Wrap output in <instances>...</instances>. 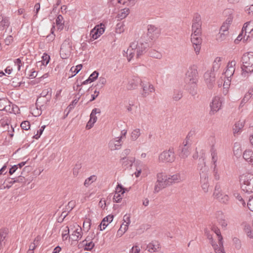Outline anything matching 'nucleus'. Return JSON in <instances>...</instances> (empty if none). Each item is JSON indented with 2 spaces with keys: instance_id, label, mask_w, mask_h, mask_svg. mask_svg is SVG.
<instances>
[{
  "instance_id": "f257e3e1",
  "label": "nucleus",
  "mask_w": 253,
  "mask_h": 253,
  "mask_svg": "<svg viewBox=\"0 0 253 253\" xmlns=\"http://www.w3.org/2000/svg\"><path fill=\"white\" fill-rule=\"evenodd\" d=\"M185 81L187 88L189 93L192 95L197 94V84L198 81V73L197 67L195 65L191 66L186 73Z\"/></svg>"
},
{
  "instance_id": "f03ea898",
  "label": "nucleus",
  "mask_w": 253,
  "mask_h": 253,
  "mask_svg": "<svg viewBox=\"0 0 253 253\" xmlns=\"http://www.w3.org/2000/svg\"><path fill=\"white\" fill-rule=\"evenodd\" d=\"M241 62L242 76L246 77L249 73L253 72V52L244 53L242 57Z\"/></svg>"
},
{
  "instance_id": "7ed1b4c3",
  "label": "nucleus",
  "mask_w": 253,
  "mask_h": 253,
  "mask_svg": "<svg viewBox=\"0 0 253 253\" xmlns=\"http://www.w3.org/2000/svg\"><path fill=\"white\" fill-rule=\"evenodd\" d=\"M240 181L242 189L246 193L253 192V174L246 173L240 176Z\"/></svg>"
},
{
  "instance_id": "20e7f679",
  "label": "nucleus",
  "mask_w": 253,
  "mask_h": 253,
  "mask_svg": "<svg viewBox=\"0 0 253 253\" xmlns=\"http://www.w3.org/2000/svg\"><path fill=\"white\" fill-rule=\"evenodd\" d=\"M175 160V155L173 149L169 148L161 152L158 157V161L160 163H172Z\"/></svg>"
},
{
  "instance_id": "39448f33",
  "label": "nucleus",
  "mask_w": 253,
  "mask_h": 253,
  "mask_svg": "<svg viewBox=\"0 0 253 253\" xmlns=\"http://www.w3.org/2000/svg\"><path fill=\"white\" fill-rule=\"evenodd\" d=\"M157 181L154 187V192L158 193L162 189L169 185L168 176L163 173H159L157 175Z\"/></svg>"
},
{
  "instance_id": "423d86ee",
  "label": "nucleus",
  "mask_w": 253,
  "mask_h": 253,
  "mask_svg": "<svg viewBox=\"0 0 253 253\" xmlns=\"http://www.w3.org/2000/svg\"><path fill=\"white\" fill-rule=\"evenodd\" d=\"M199 163L198 168L199 169V174L200 175V183L209 182V174L208 173V168L206 166L204 159L200 158L199 159Z\"/></svg>"
},
{
  "instance_id": "0eeeda50",
  "label": "nucleus",
  "mask_w": 253,
  "mask_h": 253,
  "mask_svg": "<svg viewBox=\"0 0 253 253\" xmlns=\"http://www.w3.org/2000/svg\"><path fill=\"white\" fill-rule=\"evenodd\" d=\"M72 50V43L69 40H66L62 44L60 50V55L62 59H67L71 55Z\"/></svg>"
},
{
  "instance_id": "6e6552de",
  "label": "nucleus",
  "mask_w": 253,
  "mask_h": 253,
  "mask_svg": "<svg viewBox=\"0 0 253 253\" xmlns=\"http://www.w3.org/2000/svg\"><path fill=\"white\" fill-rule=\"evenodd\" d=\"M191 146V141L189 139V137L187 136L183 140L182 144L179 146L181 150L180 156L182 158L185 159L190 154Z\"/></svg>"
},
{
  "instance_id": "1a4fd4ad",
  "label": "nucleus",
  "mask_w": 253,
  "mask_h": 253,
  "mask_svg": "<svg viewBox=\"0 0 253 253\" xmlns=\"http://www.w3.org/2000/svg\"><path fill=\"white\" fill-rule=\"evenodd\" d=\"M52 96V89L51 88H48L44 89L41 92L40 96L37 99L36 103V106L38 108H41L42 105L41 102L43 101V99L46 98L45 101L46 102H49Z\"/></svg>"
},
{
  "instance_id": "9d476101",
  "label": "nucleus",
  "mask_w": 253,
  "mask_h": 253,
  "mask_svg": "<svg viewBox=\"0 0 253 253\" xmlns=\"http://www.w3.org/2000/svg\"><path fill=\"white\" fill-rule=\"evenodd\" d=\"M242 34H244V40L247 41L253 36V23L252 22L246 23L242 30Z\"/></svg>"
},
{
  "instance_id": "9b49d317",
  "label": "nucleus",
  "mask_w": 253,
  "mask_h": 253,
  "mask_svg": "<svg viewBox=\"0 0 253 253\" xmlns=\"http://www.w3.org/2000/svg\"><path fill=\"white\" fill-rule=\"evenodd\" d=\"M201 35L197 34L196 33H192L191 35V40L196 54H199L201 49V44L202 41L200 37Z\"/></svg>"
},
{
  "instance_id": "f8f14e48",
  "label": "nucleus",
  "mask_w": 253,
  "mask_h": 253,
  "mask_svg": "<svg viewBox=\"0 0 253 253\" xmlns=\"http://www.w3.org/2000/svg\"><path fill=\"white\" fill-rule=\"evenodd\" d=\"M222 101L221 98L218 96L214 97L210 104L211 111L210 114L213 115L219 110L221 107Z\"/></svg>"
},
{
  "instance_id": "ddd939ff",
  "label": "nucleus",
  "mask_w": 253,
  "mask_h": 253,
  "mask_svg": "<svg viewBox=\"0 0 253 253\" xmlns=\"http://www.w3.org/2000/svg\"><path fill=\"white\" fill-rule=\"evenodd\" d=\"M147 30V36L151 40H156L160 34V30L154 25H148Z\"/></svg>"
},
{
  "instance_id": "4468645a",
  "label": "nucleus",
  "mask_w": 253,
  "mask_h": 253,
  "mask_svg": "<svg viewBox=\"0 0 253 253\" xmlns=\"http://www.w3.org/2000/svg\"><path fill=\"white\" fill-rule=\"evenodd\" d=\"M204 79L209 88H211L215 82V74L212 70L208 71L204 74Z\"/></svg>"
},
{
  "instance_id": "2eb2a0df",
  "label": "nucleus",
  "mask_w": 253,
  "mask_h": 253,
  "mask_svg": "<svg viewBox=\"0 0 253 253\" xmlns=\"http://www.w3.org/2000/svg\"><path fill=\"white\" fill-rule=\"evenodd\" d=\"M102 26H104L102 24L97 25L91 30L90 32V36L91 38L93 40H96L103 33L104 29L103 27H102Z\"/></svg>"
},
{
  "instance_id": "dca6fc26",
  "label": "nucleus",
  "mask_w": 253,
  "mask_h": 253,
  "mask_svg": "<svg viewBox=\"0 0 253 253\" xmlns=\"http://www.w3.org/2000/svg\"><path fill=\"white\" fill-rule=\"evenodd\" d=\"M137 43L135 42H131L130 44L129 48L127 49L126 51H124L123 55L127 58L128 61H130L131 58L135 54V48L137 47Z\"/></svg>"
},
{
  "instance_id": "f3484780",
  "label": "nucleus",
  "mask_w": 253,
  "mask_h": 253,
  "mask_svg": "<svg viewBox=\"0 0 253 253\" xmlns=\"http://www.w3.org/2000/svg\"><path fill=\"white\" fill-rule=\"evenodd\" d=\"M236 62L235 60H232L228 63L226 66V70L224 74L225 77L228 79L232 76L235 72V66Z\"/></svg>"
},
{
  "instance_id": "a211bd4d",
  "label": "nucleus",
  "mask_w": 253,
  "mask_h": 253,
  "mask_svg": "<svg viewBox=\"0 0 253 253\" xmlns=\"http://www.w3.org/2000/svg\"><path fill=\"white\" fill-rule=\"evenodd\" d=\"M136 43H137V47L135 48L136 50V56L137 58H139L140 56H141L143 52L145 51L146 48L149 46L146 42H135Z\"/></svg>"
},
{
  "instance_id": "6ab92c4d",
  "label": "nucleus",
  "mask_w": 253,
  "mask_h": 253,
  "mask_svg": "<svg viewBox=\"0 0 253 253\" xmlns=\"http://www.w3.org/2000/svg\"><path fill=\"white\" fill-rule=\"evenodd\" d=\"M143 82L138 77H134L128 83V88L133 89L137 87L139 84L141 85Z\"/></svg>"
},
{
  "instance_id": "aec40b11",
  "label": "nucleus",
  "mask_w": 253,
  "mask_h": 253,
  "mask_svg": "<svg viewBox=\"0 0 253 253\" xmlns=\"http://www.w3.org/2000/svg\"><path fill=\"white\" fill-rule=\"evenodd\" d=\"M141 86L143 89L142 95L143 97H146L150 94V93L153 92L155 91L153 85L149 83L147 84L143 83V84H141Z\"/></svg>"
},
{
  "instance_id": "412c9836",
  "label": "nucleus",
  "mask_w": 253,
  "mask_h": 253,
  "mask_svg": "<svg viewBox=\"0 0 253 253\" xmlns=\"http://www.w3.org/2000/svg\"><path fill=\"white\" fill-rule=\"evenodd\" d=\"M168 182L169 183V185L175 183H179L183 180V178L181 177L179 173H175L172 175H169L168 177Z\"/></svg>"
},
{
  "instance_id": "4be33fe9",
  "label": "nucleus",
  "mask_w": 253,
  "mask_h": 253,
  "mask_svg": "<svg viewBox=\"0 0 253 253\" xmlns=\"http://www.w3.org/2000/svg\"><path fill=\"white\" fill-rule=\"evenodd\" d=\"M216 218L217 219L218 223L222 227L225 228L226 227L227 225V222L225 219V216L221 211H218L216 212Z\"/></svg>"
},
{
  "instance_id": "5701e85b",
  "label": "nucleus",
  "mask_w": 253,
  "mask_h": 253,
  "mask_svg": "<svg viewBox=\"0 0 253 253\" xmlns=\"http://www.w3.org/2000/svg\"><path fill=\"white\" fill-rule=\"evenodd\" d=\"M121 139L116 140V139L111 140L109 143V147L111 150H118L121 148Z\"/></svg>"
},
{
  "instance_id": "b1692460",
  "label": "nucleus",
  "mask_w": 253,
  "mask_h": 253,
  "mask_svg": "<svg viewBox=\"0 0 253 253\" xmlns=\"http://www.w3.org/2000/svg\"><path fill=\"white\" fill-rule=\"evenodd\" d=\"M243 157L247 162L253 165V151L251 149L246 150L243 154Z\"/></svg>"
},
{
  "instance_id": "393cba45",
  "label": "nucleus",
  "mask_w": 253,
  "mask_h": 253,
  "mask_svg": "<svg viewBox=\"0 0 253 253\" xmlns=\"http://www.w3.org/2000/svg\"><path fill=\"white\" fill-rule=\"evenodd\" d=\"M160 248V245L158 242H152L147 245L146 250L149 252L154 253L158 251V249Z\"/></svg>"
},
{
  "instance_id": "a878e982",
  "label": "nucleus",
  "mask_w": 253,
  "mask_h": 253,
  "mask_svg": "<svg viewBox=\"0 0 253 253\" xmlns=\"http://www.w3.org/2000/svg\"><path fill=\"white\" fill-rule=\"evenodd\" d=\"M113 215H109L105 217H104L102 220L99 226L100 228V230H103L105 229V228L107 226L108 223H106L107 222L111 223L113 219Z\"/></svg>"
},
{
  "instance_id": "bb28decb",
  "label": "nucleus",
  "mask_w": 253,
  "mask_h": 253,
  "mask_svg": "<svg viewBox=\"0 0 253 253\" xmlns=\"http://www.w3.org/2000/svg\"><path fill=\"white\" fill-rule=\"evenodd\" d=\"M82 228L79 227L76 229L71 235V238L73 241H78L82 237Z\"/></svg>"
},
{
  "instance_id": "cd10ccee",
  "label": "nucleus",
  "mask_w": 253,
  "mask_h": 253,
  "mask_svg": "<svg viewBox=\"0 0 253 253\" xmlns=\"http://www.w3.org/2000/svg\"><path fill=\"white\" fill-rule=\"evenodd\" d=\"M221 58L219 57H217L212 65V67L211 70L212 71V72L214 73L215 71H217L218 70V69L220 68V65H221Z\"/></svg>"
},
{
  "instance_id": "c85d7f7f",
  "label": "nucleus",
  "mask_w": 253,
  "mask_h": 253,
  "mask_svg": "<svg viewBox=\"0 0 253 253\" xmlns=\"http://www.w3.org/2000/svg\"><path fill=\"white\" fill-rule=\"evenodd\" d=\"M201 25H202V23H192V33H196L197 34H201V33H202Z\"/></svg>"
},
{
  "instance_id": "c756f323",
  "label": "nucleus",
  "mask_w": 253,
  "mask_h": 253,
  "mask_svg": "<svg viewBox=\"0 0 253 253\" xmlns=\"http://www.w3.org/2000/svg\"><path fill=\"white\" fill-rule=\"evenodd\" d=\"M232 245L234 249L238 251L241 249L242 246L241 240L235 237L232 238Z\"/></svg>"
},
{
  "instance_id": "7c9ffc66",
  "label": "nucleus",
  "mask_w": 253,
  "mask_h": 253,
  "mask_svg": "<svg viewBox=\"0 0 253 253\" xmlns=\"http://www.w3.org/2000/svg\"><path fill=\"white\" fill-rule=\"evenodd\" d=\"M212 231H213L218 237V244L220 246H222V240L223 238L221 235L220 230L216 226H213L211 228Z\"/></svg>"
},
{
  "instance_id": "2f4dec72",
  "label": "nucleus",
  "mask_w": 253,
  "mask_h": 253,
  "mask_svg": "<svg viewBox=\"0 0 253 253\" xmlns=\"http://www.w3.org/2000/svg\"><path fill=\"white\" fill-rule=\"evenodd\" d=\"M244 121H239L235 124L233 128L234 133H238L244 126Z\"/></svg>"
},
{
  "instance_id": "473e14b6",
  "label": "nucleus",
  "mask_w": 253,
  "mask_h": 253,
  "mask_svg": "<svg viewBox=\"0 0 253 253\" xmlns=\"http://www.w3.org/2000/svg\"><path fill=\"white\" fill-rule=\"evenodd\" d=\"M140 129L136 128L131 132L130 138L132 141H135L140 136Z\"/></svg>"
},
{
  "instance_id": "72a5a7b5",
  "label": "nucleus",
  "mask_w": 253,
  "mask_h": 253,
  "mask_svg": "<svg viewBox=\"0 0 253 253\" xmlns=\"http://www.w3.org/2000/svg\"><path fill=\"white\" fill-rule=\"evenodd\" d=\"M128 229V226L127 224H125L123 223L121 225L120 228L117 231V236L121 237Z\"/></svg>"
},
{
  "instance_id": "f704fd0d",
  "label": "nucleus",
  "mask_w": 253,
  "mask_h": 253,
  "mask_svg": "<svg viewBox=\"0 0 253 253\" xmlns=\"http://www.w3.org/2000/svg\"><path fill=\"white\" fill-rule=\"evenodd\" d=\"M135 159L133 157L126 158L125 161H121L123 165L126 166V168L131 167L134 162Z\"/></svg>"
},
{
  "instance_id": "c9c22d12",
  "label": "nucleus",
  "mask_w": 253,
  "mask_h": 253,
  "mask_svg": "<svg viewBox=\"0 0 253 253\" xmlns=\"http://www.w3.org/2000/svg\"><path fill=\"white\" fill-rule=\"evenodd\" d=\"M129 13L128 8H124L121 10V11L118 14V17L120 19L122 20L126 17Z\"/></svg>"
},
{
  "instance_id": "e433bc0d",
  "label": "nucleus",
  "mask_w": 253,
  "mask_h": 253,
  "mask_svg": "<svg viewBox=\"0 0 253 253\" xmlns=\"http://www.w3.org/2000/svg\"><path fill=\"white\" fill-rule=\"evenodd\" d=\"M228 35V32L225 33V32H221L220 31L219 33L216 36V40L218 42H221L224 41V40H225V39Z\"/></svg>"
},
{
  "instance_id": "4c0bfd02",
  "label": "nucleus",
  "mask_w": 253,
  "mask_h": 253,
  "mask_svg": "<svg viewBox=\"0 0 253 253\" xmlns=\"http://www.w3.org/2000/svg\"><path fill=\"white\" fill-rule=\"evenodd\" d=\"M149 55L151 57L156 59H160L162 57L161 53L154 49L150 50L149 51Z\"/></svg>"
},
{
  "instance_id": "58836bf2",
  "label": "nucleus",
  "mask_w": 253,
  "mask_h": 253,
  "mask_svg": "<svg viewBox=\"0 0 253 253\" xmlns=\"http://www.w3.org/2000/svg\"><path fill=\"white\" fill-rule=\"evenodd\" d=\"M83 66L82 64H79L76 66L75 67H72L70 69V71L74 73V74H72L71 77H73L76 75L82 69Z\"/></svg>"
},
{
  "instance_id": "ea45409f",
  "label": "nucleus",
  "mask_w": 253,
  "mask_h": 253,
  "mask_svg": "<svg viewBox=\"0 0 253 253\" xmlns=\"http://www.w3.org/2000/svg\"><path fill=\"white\" fill-rule=\"evenodd\" d=\"M211 155L212 157V163L214 167L215 165H216V163L218 160V157L217 153L213 148H212L211 149Z\"/></svg>"
},
{
  "instance_id": "a19ab883",
  "label": "nucleus",
  "mask_w": 253,
  "mask_h": 253,
  "mask_svg": "<svg viewBox=\"0 0 253 253\" xmlns=\"http://www.w3.org/2000/svg\"><path fill=\"white\" fill-rule=\"evenodd\" d=\"M96 179L95 175H91L89 177L85 179L84 182V185L85 187H88L89 185H90L93 181H95Z\"/></svg>"
},
{
  "instance_id": "79ce46f5",
  "label": "nucleus",
  "mask_w": 253,
  "mask_h": 253,
  "mask_svg": "<svg viewBox=\"0 0 253 253\" xmlns=\"http://www.w3.org/2000/svg\"><path fill=\"white\" fill-rule=\"evenodd\" d=\"M78 100H79V99L74 100L73 101H72L71 103L67 107V108L65 110V111H67V113L65 117H66L68 116V114L74 108V106L77 103V102H78Z\"/></svg>"
},
{
  "instance_id": "37998d69",
  "label": "nucleus",
  "mask_w": 253,
  "mask_h": 253,
  "mask_svg": "<svg viewBox=\"0 0 253 253\" xmlns=\"http://www.w3.org/2000/svg\"><path fill=\"white\" fill-rule=\"evenodd\" d=\"M125 25L123 23H119L116 25V32L117 33L121 34L125 31Z\"/></svg>"
},
{
  "instance_id": "c03bdc74",
  "label": "nucleus",
  "mask_w": 253,
  "mask_h": 253,
  "mask_svg": "<svg viewBox=\"0 0 253 253\" xmlns=\"http://www.w3.org/2000/svg\"><path fill=\"white\" fill-rule=\"evenodd\" d=\"M50 60V56L46 53H44L42 56V64L46 66L48 64Z\"/></svg>"
},
{
  "instance_id": "a18cd8bd",
  "label": "nucleus",
  "mask_w": 253,
  "mask_h": 253,
  "mask_svg": "<svg viewBox=\"0 0 253 253\" xmlns=\"http://www.w3.org/2000/svg\"><path fill=\"white\" fill-rule=\"evenodd\" d=\"M106 83V80L105 78L100 77L98 83L96 84V86L98 88H101L105 85Z\"/></svg>"
},
{
  "instance_id": "49530a36",
  "label": "nucleus",
  "mask_w": 253,
  "mask_h": 253,
  "mask_svg": "<svg viewBox=\"0 0 253 253\" xmlns=\"http://www.w3.org/2000/svg\"><path fill=\"white\" fill-rule=\"evenodd\" d=\"M205 234L206 236L207 237L208 239L210 240L211 244L212 245V246L214 247L215 245V243L213 240L212 235L210 234V231L207 229H206L205 230Z\"/></svg>"
},
{
  "instance_id": "de8ad7c7",
  "label": "nucleus",
  "mask_w": 253,
  "mask_h": 253,
  "mask_svg": "<svg viewBox=\"0 0 253 253\" xmlns=\"http://www.w3.org/2000/svg\"><path fill=\"white\" fill-rule=\"evenodd\" d=\"M126 189L122 185L118 184L116 188V193L123 195L125 193Z\"/></svg>"
},
{
  "instance_id": "09e8293b",
  "label": "nucleus",
  "mask_w": 253,
  "mask_h": 253,
  "mask_svg": "<svg viewBox=\"0 0 253 253\" xmlns=\"http://www.w3.org/2000/svg\"><path fill=\"white\" fill-rule=\"evenodd\" d=\"M252 95H253V88L249 89L248 92L245 94L244 98L243 99V101H248Z\"/></svg>"
},
{
  "instance_id": "8fccbe9b",
  "label": "nucleus",
  "mask_w": 253,
  "mask_h": 253,
  "mask_svg": "<svg viewBox=\"0 0 253 253\" xmlns=\"http://www.w3.org/2000/svg\"><path fill=\"white\" fill-rule=\"evenodd\" d=\"M21 127L22 129H24L25 130L29 129L30 128V122L28 121H25L22 122L21 124Z\"/></svg>"
},
{
  "instance_id": "3c124183",
  "label": "nucleus",
  "mask_w": 253,
  "mask_h": 253,
  "mask_svg": "<svg viewBox=\"0 0 253 253\" xmlns=\"http://www.w3.org/2000/svg\"><path fill=\"white\" fill-rule=\"evenodd\" d=\"M182 97V93L180 91H176L173 95V99L175 101L179 100Z\"/></svg>"
},
{
  "instance_id": "603ef678",
  "label": "nucleus",
  "mask_w": 253,
  "mask_h": 253,
  "mask_svg": "<svg viewBox=\"0 0 253 253\" xmlns=\"http://www.w3.org/2000/svg\"><path fill=\"white\" fill-rule=\"evenodd\" d=\"M7 103V101L5 98H0V110H4Z\"/></svg>"
},
{
  "instance_id": "864d4df0",
  "label": "nucleus",
  "mask_w": 253,
  "mask_h": 253,
  "mask_svg": "<svg viewBox=\"0 0 253 253\" xmlns=\"http://www.w3.org/2000/svg\"><path fill=\"white\" fill-rule=\"evenodd\" d=\"M130 149H126L124 150V151L122 153V158L121 161H125L126 159V156L129 155L130 153Z\"/></svg>"
},
{
  "instance_id": "5fc2aeb1",
  "label": "nucleus",
  "mask_w": 253,
  "mask_h": 253,
  "mask_svg": "<svg viewBox=\"0 0 253 253\" xmlns=\"http://www.w3.org/2000/svg\"><path fill=\"white\" fill-rule=\"evenodd\" d=\"M219 247H218V246L215 244V245L213 247L216 253H225L224 251L223 245H222V246H220L219 245Z\"/></svg>"
},
{
  "instance_id": "6e6d98bb",
  "label": "nucleus",
  "mask_w": 253,
  "mask_h": 253,
  "mask_svg": "<svg viewBox=\"0 0 253 253\" xmlns=\"http://www.w3.org/2000/svg\"><path fill=\"white\" fill-rule=\"evenodd\" d=\"M98 75L99 73L98 72L96 71H94L89 77V80H90V83L95 81L97 78Z\"/></svg>"
},
{
  "instance_id": "4d7b16f0",
  "label": "nucleus",
  "mask_w": 253,
  "mask_h": 253,
  "mask_svg": "<svg viewBox=\"0 0 253 253\" xmlns=\"http://www.w3.org/2000/svg\"><path fill=\"white\" fill-rule=\"evenodd\" d=\"M234 196L236 198V199H237L240 202V204H242L243 206H244L246 205L244 200L239 193H234Z\"/></svg>"
},
{
  "instance_id": "13d9d810",
  "label": "nucleus",
  "mask_w": 253,
  "mask_h": 253,
  "mask_svg": "<svg viewBox=\"0 0 253 253\" xmlns=\"http://www.w3.org/2000/svg\"><path fill=\"white\" fill-rule=\"evenodd\" d=\"M213 177L214 179L215 180H218L220 179V175L218 172V170L216 168V165H215V166L213 167Z\"/></svg>"
},
{
  "instance_id": "bf43d9fd",
  "label": "nucleus",
  "mask_w": 253,
  "mask_h": 253,
  "mask_svg": "<svg viewBox=\"0 0 253 253\" xmlns=\"http://www.w3.org/2000/svg\"><path fill=\"white\" fill-rule=\"evenodd\" d=\"M192 22L193 23H202L201 16L198 13L195 14L194 16Z\"/></svg>"
},
{
  "instance_id": "052dcab7",
  "label": "nucleus",
  "mask_w": 253,
  "mask_h": 253,
  "mask_svg": "<svg viewBox=\"0 0 253 253\" xmlns=\"http://www.w3.org/2000/svg\"><path fill=\"white\" fill-rule=\"evenodd\" d=\"M241 150L240 149V144L235 143L234 146V152L235 155L238 154V153H241Z\"/></svg>"
},
{
  "instance_id": "680f3d73",
  "label": "nucleus",
  "mask_w": 253,
  "mask_h": 253,
  "mask_svg": "<svg viewBox=\"0 0 253 253\" xmlns=\"http://www.w3.org/2000/svg\"><path fill=\"white\" fill-rule=\"evenodd\" d=\"M218 200L221 203L226 204L229 201V197L227 195H222V196L219 198Z\"/></svg>"
},
{
  "instance_id": "e2e57ef3",
  "label": "nucleus",
  "mask_w": 253,
  "mask_h": 253,
  "mask_svg": "<svg viewBox=\"0 0 253 253\" xmlns=\"http://www.w3.org/2000/svg\"><path fill=\"white\" fill-rule=\"evenodd\" d=\"M201 184L204 192H208L209 187V182H201Z\"/></svg>"
},
{
  "instance_id": "0e129e2a",
  "label": "nucleus",
  "mask_w": 253,
  "mask_h": 253,
  "mask_svg": "<svg viewBox=\"0 0 253 253\" xmlns=\"http://www.w3.org/2000/svg\"><path fill=\"white\" fill-rule=\"evenodd\" d=\"M86 247L85 250L87 251H90L94 246V244L92 242H89V243H86L84 244Z\"/></svg>"
},
{
  "instance_id": "69168bd1",
  "label": "nucleus",
  "mask_w": 253,
  "mask_h": 253,
  "mask_svg": "<svg viewBox=\"0 0 253 253\" xmlns=\"http://www.w3.org/2000/svg\"><path fill=\"white\" fill-rule=\"evenodd\" d=\"M75 203L73 201H70L68 203V205L66 207V209L68 211V212L70 211L74 207Z\"/></svg>"
},
{
  "instance_id": "338daca9",
  "label": "nucleus",
  "mask_w": 253,
  "mask_h": 253,
  "mask_svg": "<svg viewBox=\"0 0 253 253\" xmlns=\"http://www.w3.org/2000/svg\"><path fill=\"white\" fill-rule=\"evenodd\" d=\"M245 11L249 14H253V4L247 6L245 7Z\"/></svg>"
},
{
  "instance_id": "774afa93",
  "label": "nucleus",
  "mask_w": 253,
  "mask_h": 253,
  "mask_svg": "<svg viewBox=\"0 0 253 253\" xmlns=\"http://www.w3.org/2000/svg\"><path fill=\"white\" fill-rule=\"evenodd\" d=\"M248 207L250 210L253 211V196L249 200L248 203Z\"/></svg>"
}]
</instances>
